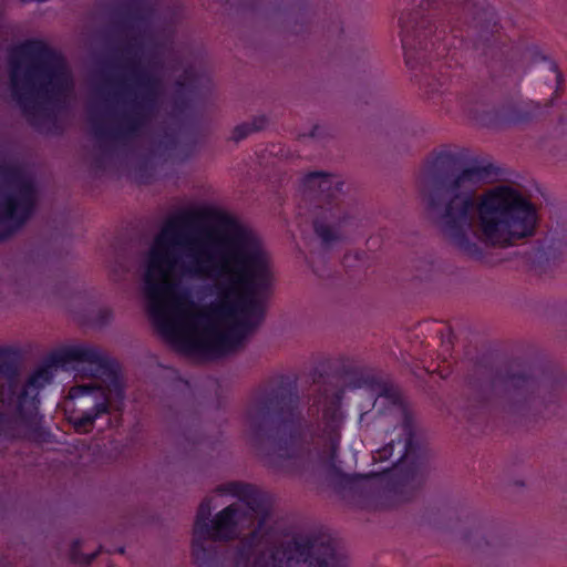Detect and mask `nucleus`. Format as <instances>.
Listing matches in <instances>:
<instances>
[{"mask_svg":"<svg viewBox=\"0 0 567 567\" xmlns=\"http://www.w3.org/2000/svg\"><path fill=\"white\" fill-rule=\"evenodd\" d=\"M165 221L147 252L142 293L159 334L175 350L215 359L238 349L264 316L276 281L271 254L248 226L225 213L185 227Z\"/></svg>","mask_w":567,"mask_h":567,"instance_id":"1","label":"nucleus"},{"mask_svg":"<svg viewBox=\"0 0 567 567\" xmlns=\"http://www.w3.org/2000/svg\"><path fill=\"white\" fill-rule=\"evenodd\" d=\"M58 368L74 371L76 379L90 380L71 386L65 399L68 420L78 433L90 432L99 417L122 409L123 384L109 357L92 344H63L52 350L47 363L24 383L10 382L2 388L0 400L6 413H0V442L30 439L38 431L42 419L39 393L52 382ZM18 371L17 352L0 348V377L11 381Z\"/></svg>","mask_w":567,"mask_h":567,"instance_id":"2","label":"nucleus"},{"mask_svg":"<svg viewBox=\"0 0 567 567\" xmlns=\"http://www.w3.org/2000/svg\"><path fill=\"white\" fill-rule=\"evenodd\" d=\"M486 175L481 166L456 168V158L451 153L439 154L430 172L433 188L427 195L429 206L436 209L439 202H445L440 216L442 230L466 254L477 251V238L508 247L534 236L538 226L536 206L513 186H494L475 202V192Z\"/></svg>","mask_w":567,"mask_h":567,"instance_id":"3","label":"nucleus"},{"mask_svg":"<svg viewBox=\"0 0 567 567\" xmlns=\"http://www.w3.org/2000/svg\"><path fill=\"white\" fill-rule=\"evenodd\" d=\"M221 494L238 497V501L209 519L212 507L208 499L198 508L193 539V555L198 567H209L207 561L213 550L207 542L237 537L255 522L258 526L243 542L238 551L237 567H344L341 557L327 537L316 539L293 538L281 548L276 545L274 530H266L268 507L262 496L250 485L228 483L218 487Z\"/></svg>","mask_w":567,"mask_h":567,"instance_id":"4","label":"nucleus"},{"mask_svg":"<svg viewBox=\"0 0 567 567\" xmlns=\"http://www.w3.org/2000/svg\"><path fill=\"white\" fill-rule=\"evenodd\" d=\"M10 80L13 94L23 97H60L73 87L64 59L42 41H27L10 54Z\"/></svg>","mask_w":567,"mask_h":567,"instance_id":"5","label":"nucleus"},{"mask_svg":"<svg viewBox=\"0 0 567 567\" xmlns=\"http://www.w3.org/2000/svg\"><path fill=\"white\" fill-rule=\"evenodd\" d=\"M316 404L322 406V417L329 433V444L319 450L312 447L310 443L292 437L280 441L274 454V466L287 473H302L330 463L334 458L337 443L333 434L341 421L340 396L324 393Z\"/></svg>","mask_w":567,"mask_h":567,"instance_id":"6","label":"nucleus"},{"mask_svg":"<svg viewBox=\"0 0 567 567\" xmlns=\"http://www.w3.org/2000/svg\"><path fill=\"white\" fill-rule=\"evenodd\" d=\"M11 188L10 195L0 196V214L7 223L13 221L19 227L33 210L35 192L32 181L21 171L12 173Z\"/></svg>","mask_w":567,"mask_h":567,"instance_id":"7","label":"nucleus"},{"mask_svg":"<svg viewBox=\"0 0 567 567\" xmlns=\"http://www.w3.org/2000/svg\"><path fill=\"white\" fill-rule=\"evenodd\" d=\"M399 22L405 62L410 65L412 63L413 51H415L417 47H420V49L427 48L426 40L430 32L423 25V22L419 23L416 18L411 13L402 14Z\"/></svg>","mask_w":567,"mask_h":567,"instance_id":"8","label":"nucleus"},{"mask_svg":"<svg viewBox=\"0 0 567 567\" xmlns=\"http://www.w3.org/2000/svg\"><path fill=\"white\" fill-rule=\"evenodd\" d=\"M284 405V399H280L278 395L257 400L248 409L247 422L251 427L256 429L272 423L275 417L282 415Z\"/></svg>","mask_w":567,"mask_h":567,"instance_id":"9","label":"nucleus"},{"mask_svg":"<svg viewBox=\"0 0 567 567\" xmlns=\"http://www.w3.org/2000/svg\"><path fill=\"white\" fill-rule=\"evenodd\" d=\"M403 439H400L398 442H391L384 447L378 450L373 455L374 461H385L389 460L393 455V451L398 449V458L395 461V465L403 464L408 462L410 458L414 457L416 445L414 443L412 430L409 424H405L402 429Z\"/></svg>","mask_w":567,"mask_h":567,"instance_id":"10","label":"nucleus"},{"mask_svg":"<svg viewBox=\"0 0 567 567\" xmlns=\"http://www.w3.org/2000/svg\"><path fill=\"white\" fill-rule=\"evenodd\" d=\"M341 182L337 176L321 173L309 174L303 181L305 190L321 200H330L340 192Z\"/></svg>","mask_w":567,"mask_h":567,"instance_id":"11","label":"nucleus"},{"mask_svg":"<svg viewBox=\"0 0 567 567\" xmlns=\"http://www.w3.org/2000/svg\"><path fill=\"white\" fill-rule=\"evenodd\" d=\"M343 221L344 220L337 216L332 210H329L328 223L324 224L317 220L315 223V229L324 244H330L341 237L340 229Z\"/></svg>","mask_w":567,"mask_h":567,"instance_id":"12","label":"nucleus"},{"mask_svg":"<svg viewBox=\"0 0 567 567\" xmlns=\"http://www.w3.org/2000/svg\"><path fill=\"white\" fill-rule=\"evenodd\" d=\"M381 398L389 400L393 405H396L399 401L396 393L391 390H385L384 393L377 399V401H379Z\"/></svg>","mask_w":567,"mask_h":567,"instance_id":"13","label":"nucleus"},{"mask_svg":"<svg viewBox=\"0 0 567 567\" xmlns=\"http://www.w3.org/2000/svg\"><path fill=\"white\" fill-rule=\"evenodd\" d=\"M249 132H250V128L247 125H240V126L236 127V130L234 132L235 138L236 140L244 138L245 136L248 135Z\"/></svg>","mask_w":567,"mask_h":567,"instance_id":"14","label":"nucleus"},{"mask_svg":"<svg viewBox=\"0 0 567 567\" xmlns=\"http://www.w3.org/2000/svg\"><path fill=\"white\" fill-rule=\"evenodd\" d=\"M551 69L556 72V79L557 81L560 80V74L557 72L556 68L553 65Z\"/></svg>","mask_w":567,"mask_h":567,"instance_id":"15","label":"nucleus"}]
</instances>
